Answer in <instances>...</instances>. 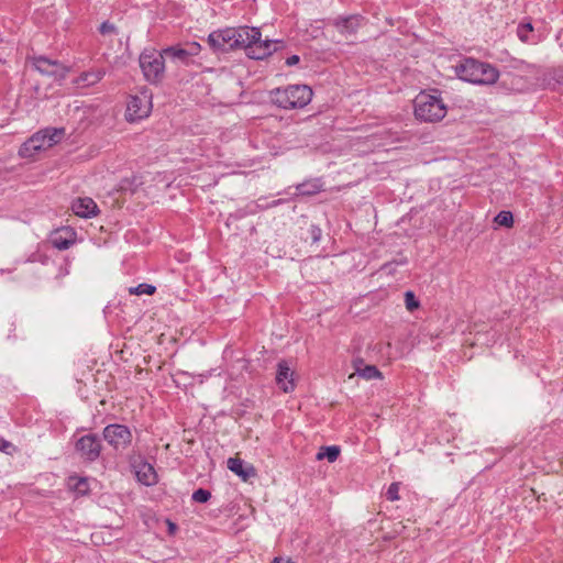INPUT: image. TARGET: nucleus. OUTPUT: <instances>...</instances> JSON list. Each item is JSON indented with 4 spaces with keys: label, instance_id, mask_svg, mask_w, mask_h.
Returning <instances> with one entry per match:
<instances>
[{
    "label": "nucleus",
    "instance_id": "obj_3",
    "mask_svg": "<svg viewBox=\"0 0 563 563\" xmlns=\"http://www.w3.org/2000/svg\"><path fill=\"white\" fill-rule=\"evenodd\" d=\"M235 49L243 48L253 59H263L272 54V43L261 40V31L257 27H235Z\"/></svg>",
    "mask_w": 563,
    "mask_h": 563
},
{
    "label": "nucleus",
    "instance_id": "obj_16",
    "mask_svg": "<svg viewBox=\"0 0 563 563\" xmlns=\"http://www.w3.org/2000/svg\"><path fill=\"white\" fill-rule=\"evenodd\" d=\"M135 475L140 483L152 486L157 483V474L154 466L147 462H141L135 466Z\"/></svg>",
    "mask_w": 563,
    "mask_h": 563
},
{
    "label": "nucleus",
    "instance_id": "obj_26",
    "mask_svg": "<svg viewBox=\"0 0 563 563\" xmlns=\"http://www.w3.org/2000/svg\"><path fill=\"white\" fill-rule=\"evenodd\" d=\"M405 305L408 311H413L420 307V302L413 291L408 290L405 292Z\"/></svg>",
    "mask_w": 563,
    "mask_h": 563
},
{
    "label": "nucleus",
    "instance_id": "obj_31",
    "mask_svg": "<svg viewBox=\"0 0 563 563\" xmlns=\"http://www.w3.org/2000/svg\"><path fill=\"white\" fill-rule=\"evenodd\" d=\"M113 30H114L113 25H111V24H107V23H103V24L101 25V27H100V31H101L102 33L111 32V31H113Z\"/></svg>",
    "mask_w": 563,
    "mask_h": 563
},
{
    "label": "nucleus",
    "instance_id": "obj_17",
    "mask_svg": "<svg viewBox=\"0 0 563 563\" xmlns=\"http://www.w3.org/2000/svg\"><path fill=\"white\" fill-rule=\"evenodd\" d=\"M66 131L64 128L59 126H47L40 131H37L32 137L31 141H53L55 139H64L67 137Z\"/></svg>",
    "mask_w": 563,
    "mask_h": 563
},
{
    "label": "nucleus",
    "instance_id": "obj_32",
    "mask_svg": "<svg viewBox=\"0 0 563 563\" xmlns=\"http://www.w3.org/2000/svg\"><path fill=\"white\" fill-rule=\"evenodd\" d=\"M272 563H295L291 559L275 558Z\"/></svg>",
    "mask_w": 563,
    "mask_h": 563
},
{
    "label": "nucleus",
    "instance_id": "obj_33",
    "mask_svg": "<svg viewBox=\"0 0 563 563\" xmlns=\"http://www.w3.org/2000/svg\"><path fill=\"white\" fill-rule=\"evenodd\" d=\"M313 241L317 242L320 239L321 230L319 228H313L312 230Z\"/></svg>",
    "mask_w": 563,
    "mask_h": 563
},
{
    "label": "nucleus",
    "instance_id": "obj_22",
    "mask_svg": "<svg viewBox=\"0 0 563 563\" xmlns=\"http://www.w3.org/2000/svg\"><path fill=\"white\" fill-rule=\"evenodd\" d=\"M340 452L341 450L336 445L322 446L320 451L317 453L316 459L318 461L327 459L330 463H333L338 460Z\"/></svg>",
    "mask_w": 563,
    "mask_h": 563
},
{
    "label": "nucleus",
    "instance_id": "obj_5",
    "mask_svg": "<svg viewBox=\"0 0 563 563\" xmlns=\"http://www.w3.org/2000/svg\"><path fill=\"white\" fill-rule=\"evenodd\" d=\"M165 57L164 49L159 52L155 48H147L140 54V67L148 82L157 84L162 80L165 74Z\"/></svg>",
    "mask_w": 563,
    "mask_h": 563
},
{
    "label": "nucleus",
    "instance_id": "obj_6",
    "mask_svg": "<svg viewBox=\"0 0 563 563\" xmlns=\"http://www.w3.org/2000/svg\"><path fill=\"white\" fill-rule=\"evenodd\" d=\"M152 108L153 95L148 89L142 88L128 97L125 119L130 122L143 120L151 114Z\"/></svg>",
    "mask_w": 563,
    "mask_h": 563
},
{
    "label": "nucleus",
    "instance_id": "obj_13",
    "mask_svg": "<svg viewBox=\"0 0 563 563\" xmlns=\"http://www.w3.org/2000/svg\"><path fill=\"white\" fill-rule=\"evenodd\" d=\"M228 468L239 476L242 481L246 482L257 475L256 468L240 457H229L227 461Z\"/></svg>",
    "mask_w": 563,
    "mask_h": 563
},
{
    "label": "nucleus",
    "instance_id": "obj_14",
    "mask_svg": "<svg viewBox=\"0 0 563 563\" xmlns=\"http://www.w3.org/2000/svg\"><path fill=\"white\" fill-rule=\"evenodd\" d=\"M73 212L80 218H92L98 214L97 203L88 197L77 198L71 203Z\"/></svg>",
    "mask_w": 563,
    "mask_h": 563
},
{
    "label": "nucleus",
    "instance_id": "obj_19",
    "mask_svg": "<svg viewBox=\"0 0 563 563\" xmlns=\"http://www.w3.org/2000/svg\"><path fill=\"white\" fill-rule=\"evenodd\" d=\"M51 146L52 143H48L47 146H44V143H22L19 148V155L24 158L34 159L40 152L45 151Z\"/></svg>",
    "mask_w": 563,
    "mask_h": 563
},
{
    "label": "nucleus",
    "instance_id": "obj_23",
    "mask_svg": "<svg viewBox=\"0 0 563 563\" xmlns=\"http://www.w3.org/2000/svg\"><path fill=\"white\" fill-rule=\"evenodd\" d=\"M322 189V184L319 179H314L311 181H306L297 186V191L300 195H314L320 192Z\"/></svg>",
    "mask_w": 563,
    "mask_h": 563
},
{
    "label": "nucleus",
    "instance_id": "obj_8",
    "mask_svg": "<svg viewBox=\"0 0 563 563\" xmlns=\"http://www.w3.org/2000/svg\"><path fill=\"white\" fill-rule=\"evenodd\" d=\"M104 440L117 451L125 450L132 442V433L126 426L113 423L103 429Z\"/></svg>",
    "mask_w": 563,
    "mask_h": 563
},
{
    "label": "nucleus",
    "instance_id": "obj_1",
    "mask_svg": "<svg viewBox=\"0 0 563 563\" xmlns=\"http://www.w3.org/2000/svg\"><path fill=\"white\" fill-rule=\"evenodd\" d=\"M415 118L424 123L442 121L448 114V104L442 92L435 88L421 90L412 101Z\"/></svg>",
    "mask_w": 563,
    "mask_h": 563
},
{
    "label": "nucleus",
    "instance_id": "obj_29",
    "mask_svg": "<svg viewBox=\"0 0 563 563\" xmlns=\"http://www.w3.org/2000/svg\"><path fill=\"white\" fill-rule=\"evenodd\" d=\"M15 448L13 444L2 438H0V451L4 453H11Z\"/></svg>",
    "mask_w": 563,
    "mask_h": 563
},
{
    "label": "nucleus",
    "instance_id": "obj_11",
    "mask_svg": "<svg viewBox=\"0 0 563 563\" xmlns=\"http://www.w3.org/2000/svg\"><path fill=\"white\" fill-rule=\"evenodd\" d=\"M34 68L41 73L42 75L53 77L56 79H63L65 78L67 74V68L63 64L51 60L45 57H37L34 59Z\"/></svg>",
    "mask_w": 563,
    "mask_h": 563
},
{
    "label": "nucleus",
    "instance_id": "obj_12",
    "mask_svg": "<svg viewBox=\"0 0 563 563\" xmlns=\"http://www.w3.org/2000/svg\"><path fill=\"white\" fill-rule=\"evenodd\" d=\"M76 238L77 234L74 229L69 227H64L55 230L51 234V243L55 249L59 251H65L75 244Z\"/></svg>",
    "mask_w": 563,
    "mask_h": 563
},
{
    "label": "nucleus",
    "instance_id": "obj_18",
    "mask_svg": "<svg viewBox=\"0 0 563 563\" xmlns=\"http://www.w3.org/2000/svg\"><path fill=\"white\" fill-rule=\"evenodd\" d=\"M104 76V71L97 69V70H89L80 74L76 80L75 84L79 88H88L97 85Z\"/></svg>",
    "mask_w": 563,
    "mask_h": 563
},
{
    "label": "nucleus",
    "instance_id": "obj_28",
    "mask_svg": "<svg viewBox=\"0 0 563 563\" xmlns=\"http://www.w3.org/2000/svg\"><path fill=\"white\" fill-rule=\"evenodd\" d=\"M387 498L390 501H396L399 499V484L398 483H391L387 489Z\"/></svg>",
    "mask_w": 563,
    "mask_h": 563
},
{
    "label": "nucleus",
    "instance_id": "obj_30",
    "mask_svg": "<svg viewBox=\"0 0 563 563\" xmlns=\"http://www.w3.org/2000/svg\"><path fill=\"white\" fill-rule=\"evenodd\" d=\"M299 60H300V58H299L298 55H291V56L286 58L285 63H286L287 66L290 67V66L297 65L299 63Z\"/></svg>",
    "mask_w": 563,
    "mask_h": 563
},
{
    "label": "nucleus",
    "instance_id": "obj_34",
    "mask_svg": "<svg viewBox=\"0 0 563 563\" xmlns=\"http://www.w3.org/2000/svg\"><path fill=\"white\" fill-rule=\"evenodd\" d=\"M175 529H176L175 523L169 522V530H170L172 532H174V531H175Z\"/></svg>",
    "mask_w": 563,
    "mask_h": 563
},
{
    "label": "nucleus",
    "instance_id": "obj_20",
    "mask_svg": "<svg viewBox=\"0 0 563 563\" xmlns=\"http://www.w3.org/2000/svg\"><path fill=\"white\" fill-rule=\"evenodd\" d=\"M68 486L71 488L77 495L84 496L89 492L88 479L85 477L71 476L68 479Z\"/></svg>",
    "mask_w": 563,
    "mask_h": 563
},
{
    "label": "nucleus",
    "instance_id": "obj_21",
    "mask_svg": "<svg viewBox=\"0 0 563 563\" xmlns=\"http://www.w3.org/2000/svg\"><path fill=\"white\" fill-rule=\"evenodd\" d=\"M355 372L360 377L367 380L383 378L382 372L375 365L356 366Z\"/></svg>",
    "mask_w": 563,
    "mask_h": 563
},
{
    "label": "nucleus",
    "instance_id": "obj_10",
    "mask_svg": "<svg viewBox=\"0 0 563 563\" xmlns=\"http://www.w3.org/2000/svg\"><path fill=\"white\" fill-rule=\"evenodd\" d=\"M208 42L216 51L224 52L235 49V27H227L212 32L208 36Z\"/></svg>",
    "mask_w": 563,
    "mask_h": 563
},
{
    "label": "nucleus",
    "instance_id": "obj_9",
    "mask_svg": "<svg viewBox=\"0 0 563 563\" xmlns=\"http://www.w3.org/2000/svg\"><path fill=\"white\" fill-rule=\"evenodd\" d=\"M75 446L80 456L86 461L92 462L100 456L101 443L95 434H86L79 438Z\"/></svg>",
    "mask_w": 563,
    "mask_h": 563
},
{
    "label": "nucleus",
    "instance_id": "obj_4",
    "mask_svg": "<svg viewBox=\"0 0 563 563\" xmlns=\"http://www.w3.org/2000/svg\"><path fill=\"white\" fill-rule=\"evenodd\" d=\"M455 74L461 80L474 85H494L499 78L497 69L471 58L456 66Z\"/></svg>",
    "mask_w": 563,
    "mask_h": 563
},
{
    "label": "nucleus",
    "instance_id": "obj_25",
    "mask_svg": "<svg viewBox=\"0 0 563 563\" xmlns=\"http://www.w3.org/2000/svg\"><path fill=\"white\" fill-rule=\"evenodd\" d=\"M156 290V287L150 284H140L136 287H131L129 292L132 295H153Z\"/></svg>",
    "mask_w": 563,
    "mask_h": 563
},
{
    "label": "nucleus",
    "instance_id": "obj_7",
    "mask_svg": "<svg viewBox=\"0 0 563 563\" xmlns=\"http://www.w3.org/2000/svg\"><path fill=\"white\" fill-rule=\"evenodd\" d=\"M201 52V45L198 42H187L184 45L176 44L164 48L166 57L173 62L189 65L194 57L198 56Z\"/></svg>",
    "mask_w": 563,
    "mask_h": 563
},
{
    "label": "nucleus",
    "instance_id": "obj_27",
    "mask_svg": "<svg viewBox=\"0 0 563 563\" xmlns=\"http://www.w3.org/2000/svg\"><path fill=\"white\" fill-rule=\"evenodd\" d=\"M191 498L196 503H207L211 498V493L207 489L199 488L194 492Z\"/></svg>",
    "mask_w": 563,
    "mask_h": 563
},
{
    "label": "nucleus",
    "instance_id": "obj_15",
    "mask_svg": "<svg viewBox=\"0 0 563 563\" xmlns=\"http://www.w3.org/2000/svg\"><path fill=\"white\" fill-rule=\"evenodd\" d=\"M276 383L284 393L292 391L295 388L292 372L286 361H280L278 363Z\"/></svg>",
    "mask_w": 563,
    "mask_h": 563
},
{
    "label": "nucleus",
    "instance_id": "obj_2",
    "mask_svg": "<svg viewBox=\"0 0 563 563\" xmlns=\"http://www.w3.org/2000/svg\"><path fill=\"white\" fill-rule=\"evenodd\" d=\"M269 101L283 110H299L308 106L313 97L312 89L307 85H288L275 88L268 93Z\"/></svg>",
    "mask_w": 563,
    "mask_h": 563
},
{
    "label": "nucleus",
    "instance_id": "obj_24",
    "mask_svg": "<svg viewBox=\"0 0 563 563\" xmlns=\"http://www.w3.org/2000/svg\"><path fill=\"white\" fill-rule=\"evenodd\" d=\"M494 222L499 227L509 229L514 227V216L510 211L503 210L495 216Z\"/></svg>",
    "mask_w": 563,
    "mask_h": 563
}]
</instances>
